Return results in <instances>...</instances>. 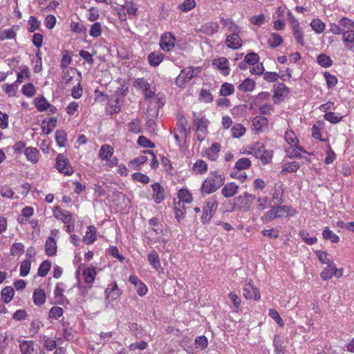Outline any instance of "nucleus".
I'll use <instances>...</instances> for the list:
<instances>
[{
  "label": "nucleus",
  "instance_id": "1",
  "mask_svg": "<svg viewBox=\"0 0 354 354\" xmlns=\"http://www.w3.org/2000/svg\"><path fill=\"white\" fill-rule=\"evenodd\" d=\"M225 180V176L221 171H211L201 185V194L204 196L215 192L224 185Z\"/></svg>",
  "mask_w": 354,
  "mask_h": 354
},
{
  "label": "nucleus",
  "instance_id": "2",
  "mask_svg": "<svg viewBox=\"0 0 354 354\" xmlns=\"http://www.w3.org/2000/svg\"><path fill=\"white\" fill-rule=\"evenodd\" d=\"M177 199L174 200V213L178 220L185 217L187 211L186 205H190L193 201L192 194L187 189L182 188L177 194Z\"/></svg>",
  "mask_w": 354,
  "mask_h": 354
},
{
  "label": "nucleus",
  "instance_id": "3",
  "mask_svg": "<svg viewBox=\"0 0 354 354\" xmlns=\"http://www.w3.org/2000/svg\"><path fill=\"white\" fill-rule=\"evenodd\" d=\"M343 30L342 41L345 47L348 50L354 48V21L348 17H342L339 20Z\"/></svg>",
  "mask_w": 354,
  "mask_h": 354
},
{
  "label": "nucleus",
  "instance_id": "4",
  "mask_svg": "<svg viewBox=\"0 0 354 354\" xmlns=\"http://www.w3.org/2000/svg\"><path fill=\"white\" fill-rule=\"evenodd\" d=\"M284 138L286 142L290 145L286 149V152L290 158H300L301 157V153L306 152V151L299 146V140L292 130L286 131Z\"/></svg>",
  "mask_w": 354,
  "mask_h": 354
},
{
  "label": "nucleus",
  "instance_id": "5",
  "mask_svg": "<svg viewBox=\"0 0 354 354\" xmlns=\"http://www.w3.org/2000/svg\"><path fill=\"white\" fill-rule=\"evenodd\" d=\"M202 71L201 67H186L183 68L176 78V85L179 88H185L194 77Z\"/></svg>",
  "mask_w": 354,
  "mask_h": 354
},
{
  "label": "nucleus",
  "instance_id": "6",
  "mask_svg": "<svg viewBox=\"0 0 354 354\" xmlns=\"http://www.w3.org/2000/svg\"><path fill=\"white\" fill-rule=\"evenodd\" d=\"M189 132V128L186 118L183 115H178L176 125L174 129V138L176 142L178 145L185 142Z\"/></svg>",
  "mask_w": 354,
  "mask_h": 354
},
{
  "label": "nucleus",
  "instance_id": "7",
  "mask_svg": "<svg viewBox=\"0 0 354 354\" xmlns=\"http://www.w3.org/2000/svg\"><path fill=\"white\" fill-rule=\"evenodd\" d=\"M296 210L286 205L272 206L267 212L266 218L267 220H274L276 218H287L289 216H294Z\"/></svg>",
  "mask_w": 354,
  "mask_h": 354
},
{
  "label": "nucleus",
  "instance_id": "8",
  "mask_svg": "<svg viewBox=\"0 0 354 354\" xmlns=\"http://www.w3.org/2000/svg\"><path fill=\"white\" fill-rule=\"evenodd\" d=\"M109 4L118 11V15L122 13L125 15L126 10L128 15H135L138 10L131 0H109Z\"/></svg>",
  "mask_w": 354,
  "mask_h": 354
},
{
  "label": "nucleus",
  "instance_id": "9",
  "mask_svg": "<svg viewBox=\"0 0 354 354\" xmlns=\"http://www.w3.org/2000/svg\"><path fill=\"white\" fill-rule=\"evenodd\" d=\"M56 168L60 173L66 176H71L74 172L73 167L63 153H59L56 156Z\"/></svg>",
  "mask_w": 354,
  "mask_h": 354
},
{
  "label": "nucleus",
  "instance_id": "10",
  "mask_svg": "<svg viewBox=\"0 0 354 354\" xmlns=\"http://www.w3.org/2000/svg\"><path fill=\"white\" fill-rule=\"evenodd\" d=\"M218 207V202L214 198H209L203 207V212L201 216L202 221H209L213 217Z\"/></svg>",
  "mask_w": 354,
  "mask_h": 354
},
{
  "label": "nucleus",
  "instance_id": "11",
  "mask_svg": "<svg viewBox=\"0 0 354 354\" xmlns=\"http://www.w3.org/2000/svg\"><path fill=\"white\" fill-rule=\"evenodd\" d=\"M212 67L218 71L222 75H230L231 69L229 60L225 57H219L212 60Z\"/></svg>",
  "mask_w": 354,
  "mask_h": 354
},
{
  "label": "nucleus",
  "instance_id": "12",
  "mask_svg": "<svg viewBox=\"0 0 354 354\" xmlns=\"http://www.w3.org/2000/svg\"><path fill=\"white\" fill-rule=\"evenodd\" d=\"M34 103L38 111L43 112L47 111L49 114H54L57 111V108L50 104L44 96L36 97L34 100Z\"/></svg>",
  "mask_w": 354,
  "mask_h": 354
},
{
  "label": "nucleus",
  "instance_id": "13",
  "mask_svg": "<svg viewBox=\"0 0 354 354\" xmlns=\"http://www.w3.org/2000/svg\"><path fill=\"white\" fill-rule=\"evenodd\" d=\"M284 194V185L281 182L274 183L273 187L270 190V200L274 204H281L283 201Z\"/></svg>",
  "mask_w": 354,
  "mask_h": 354
},
{
  "label": "nucleus",
  "instance_id": "14",
  "mask_svg": "<svg viewBox=\"0 0 354 354\" xmlns=\"http://www.w3.org/2000/svg\"><path fill=\"white\" fill-rule=\"evenodd\" d=\"M175 41V36L172 33L167 32L162 35L160 41V46L162 50L169 52L174 48Z\"/></svg>",
  "mask_w": 354,
  "mask_h": 354
},
{
  "label": "nucleus",
  "instance_id": "15",
  "mask_svg": "<svg viewBox=\"0 0 354 354\" xmlns=\"http://www.w3.org/2000/svg\"><path fill=\"white\" fill-rule=\"evenodd\" d=\"M239 33L240 32L231 33L226 37L225 45L228 48L236 50L242 46L243 41Z\"/></svg>",
  "mask_w": 354,
  "mask_h": 354
},
{
  "label": "nucleus",
  "instance_id": "16",
  "mask_svg": "<svg viewBox=\"0 0 354 354\" xmlns=\"http://www.w3.org/2000/svg\"><path fill=\"white\" fill-rule=\"evenodd\" d=\"M151 198L155 203L160 204L165 199V192L164 187L159 183H155L151 185Z\"/></svg>",
  "mask_w": 354,
  "mask_h": 354
},
{
  "label": "nucleus",
  "instance_id": "17",
  "mask_svg": "<svg viewBox=\"0 0 354 354\" xmlns=\"http://www.w3.org/2000/svg\"><path fill=\"white\" fill-rule=\"evenodd\" d=\"M122 102L119 97L116 95H113L108 99V102L106 106V112L109 114L118 113L121 111Z\"/></svg>",
  "mask_w": 354,
  "mask_h": 354
},
{
  "label": "nucleus",
  "instance_id": "18",
  "mask_svg": "<svg viewBox=\"0 0 354 354\" xmlns=\"http://www.w3.org/2000/svg\"><path fill=\"white\" fill-rule=\"evenodd\" d=\"M194 118L193 123H194V125L196 128V131L198 132H201L203 133V136H205L207 131V127L209 124L208 120L205 116L198 118V117L196 116L195 113L194 114ZM199 136H200L198 135V140H203L204 138V136H203L201 138H200Z\"/></svg>",
  "mask_w": 354,
  "mask_h": 354
},
{
  "label": "nucleus",
  "instance_id": "19",
  "mask_svg": "<svg viewBox=\"0 0 354 354\" xmlns=\"http://www.w3.org/2000/svg\"><path fill=\"white\" fill-rule=\"evenodd\" d=\"M243 296L247 299H253L254 300H259L261 297L259 290L251 283H245L243 288Z\"/></svg>",
  "mask_w": 354,
  "mask_h": 354
},
{
  "label": "nucleus",
  "instance_id": "20",
  "mask_svg": "<svg viewBox=\"0 0 354 354\" xmlns=\"http://www.w3.org/2000/svg\"><path fill=\"white\" fill-rule=\"evenodd\" d=\"M221 148L220 144L214 142L205 150L203 156L211 161H216L218 158V153L221 151Z\"/></svg>",
  "mask_w": 354,
  "mask_h": 354
},
{
  "label": "nucleus",
  "instance_id": "21",
  "mask_svg": "<svg viewBox=\"0 0 354 354\" xmlns=\"http://www.w3.org/2000/svg\"><path fill=\"white\" fill-rule=\"evenodd\" d=\"M252 125L255 131L263 132L268 128V120L264 116L257 115L253 118Z\"/></svg>",
  "mask_w": 354,
  "mask_h": 354
},
{
  "label": "nucleus",
  "instance_id": "22",
  "mask_svg": "<svg viewBox=\"0 0 354 354\" xmlns=\"http://www.w3.org/2000/svg\"><path fill=\"white\" fill-rule=\"evenodd\" d=\"M19 30L18 25H13L8 29H0V41L7 39H15L17 37V32Z\"/></svg>",
  "mask_w": 354,
  "mask_h": 354
},
{
  "label": "nucleus",
  "instance_id": "23",
  "mask_svg": "<svg viewBox=\"0 0 354 354\" xmlns=\"http://www.w3.org/2000/svg\"><path fill=\"white\" fill-rule=\"evenodd\" d=\"M218 30L219 25L217 22L209 21L203 24L199 30L207 35H212L218 32Z\"/></svg>",
  "mask_w": 354,
  "mask_h": 354
},
{
  "label": "nucleus",
  "instance_id": "24",
  "mask_svg": "<svg viewBox=\"0 0 354 354\" xmlns=\"http://www.w3.org/2000/svg\"><path fill=\"white\" fill-rule=\"evenodd\" d=\"M208 170V165L207 162L203 160L198 159L194 164L192 167V171L196 175H203Z\"/></svg>",
  "mask_w": 354,
  "mask_h": 354
},
{
  "label": "nucleus",
  "instance_id": "25",
  "mask_svg": "<svg viewBox=\"0 0 354 354\" xmlns=\"http://www.w3.org/2000/svg\"><path fill=\"white\" fill-rule=\"evenodd\" d=\"M114 153L113 148L107 144L102 145L100 149L98 156L102 160L109 161Z\"/></svg>",
  "mask_w": 354,
  "mask_h": 354
},
{
  "label": "nucleus",
  "instance_id": "26",
  "mask_svg": "<svg viewBox=\"0 0 354 354\" xmlns=\"http://www.w3.org/2000/svg\"><path fill=\"white\" fill-rule=\"evenodd\" d=\"M239 190V186L234 183H227L221 189V194L225 198L233 197Z\"/></svg>",
  "mask_w": 354,
  "mask_h": 354
},
{
  "label": "nucleus",
  "instance_id": "27",
  "mask_svg": "<svg viewBox=\"0 0 354 354\" xmlns=\"http://www.w3.org/2000/svg\"><path fill=\"white\" fill-rule=\"evenodd\" d=\"M24 154L28 161L37 163L39 159V151L36 147H29L24 150Z\"/></svg>",
  "mask_w": 354,
  "mask_h": 354
},
{
  "label": "nucleus",
  "instance_id": "28",
  "mask_svg": "<svg viewBox=\"0 0 354 354\" xmlns=\"http://www.w3.org/2000/svg\"><path fill=\"white\" fill-rule=\"evenodd\" d=\"M57 120L55 117L44 120L41 126L42 132L46 135L50 134L57 126Z\"/></svg>",
  "mask_w": 354,
  "mask_h": 354
},
{
  "label": "nucleus",
  "instance_id": "29",
  "mask_svg": "<svg viewBox=\"0 0 354 354\" xmlns=\"http://www.w3.org/2000/svg\"><path fill=\"white\" fill-rule=\"evenodd\" d=\"M220 22L223 28H226L232 33L241 32L240 27L230 18L221 17Z\"/></svg>",
  "mask_w": 354,
  "mask_h": 354
},
{
  "label": "nucleus",
  "instance_id": "30",
  "mask_svg": "<svg viewBox=\"0 0 354 354\" xmlns=\"http://www.w3.org/2000/svg\"><path fill=\"white\" fill-rule=\"evenodd\" d=\"M283 42L282 37L277 32H272L268 39V45L270 48H275L281 46Z\"/></svg>",
  "mask_w": 354,
  "mask_h": 354
},
{
  "label": "nucleus",
  "instance_id": "31",
  "mask_svg": "<svg viewBox=\"0 0 354 354\" xmlns=\"http://www.w3.org/2000/svg\"><path fill=\"white\" fill-rule=\"evenodd\" d=\"M54 215L57 219L62 221H71L73 219V215L68 211L58 207L55 209Z\"/></svg>",
  "mask_w": 354,
  "mask_h": 354
},
{
  "label": "nucleus",
  "instance_id": "32",
  "mask_svg": "<svg viewBox=\"0 0 354 354\" xmlns=\"http://www.w3.org/2000/svg\"><path fill=\"white\" fill-rule=\"evenodd\" d=\"M147 259L151 266L156 270L162 269L159 256L155 250H151L148 255Z\"/></svg>",
  "mask_w": 354,
  "mask_h": 354
},
{
  "label": "nucleus",
  "instance_id": "33",
  "mask_svg": "<svg viewBox=\"0 0 354 354\" xmlns=\"http://www.w3.org/2000/svg\"><path fill=\"white\" fill-rule=\"evenodd\" d=\"M46 293L43 289H36L32 295L33 302L37 306H41L46 301Z\"/></svg>",
  "mask_w": 354,
  "mask_h": 354
},
{
  "label": "nucleus",
  "instance_id": "34",
  "mask_svg": "<svg viewBox=\"0 0 354 354\" xmlns=\"http://www.w3.org/2000/svg\"><path fill=\"white\" fill-rule=\"evenodd\" d=\"M55 139L59 147H64L67 144V133L64 130H57L55 134Z\"/></svg>",
  "mask_w": 354,
  "mask_h": 354
},
{
  "label": "nucleus",
  "instance_id": "35",
  "mask_svg": "<svg viewBox=\"0 0 354 354\" xmlns=\"http://www.w3.org/2000/svg\"><path fill=\"white\" fill-rule=\"evenodd\" d=\"M149 64L153 67L158 66L163 60V55L160 52H152L148 55Z\"/></svg>",
  "mask_w": 354,
  "mask_h": 354
},
{
  "label": "nucleus",
  "instance_id": "36",
  "mask_svg": "<svg viewBox=\"0 0 354 354\" xmlns=\"http://www.w3.org/2000/svg\"><path fill=\"white\" fill-rule=\"evenodd\" d=\"M21 354H34V342L32 341L23 340L19 344Z\"/></svg>",
  "mask_w": 354,
  "mask_h": 354
},
{
  "label": "nucleus",
  "instance_id": "37",
  "mask_svg": "<svg viewBox=\"0 0 354 354\" xmlns=\"http://www.w3.org/2000/svg\"><path fill=\"white\" fill-rule=\"evenodd\" d=\"M96 239V230L93 226H88L87 227V232L83 237L84 242L87 244L93 243Z\"/></svg>",
  "mask_w": 354,
  "mask_h": 354
},
{
  "label": "nucleus",
  "instance_id": "38",
  "mask_svg": "<svg viewBox=\"0 0 354 354\" xmlns=\"http://www.w3.org/2000/svg\"><path fill=\"white\" fill-rule=\"evenodd\" d=\"M46 252L49 256H54L57 252V244L53 237H48L45 244Z\"/></svg>",
  "mask_w": 354,
  "mask_h": 354
},
{
  "label": "nucleus",
  "instance_id": "39",
  "mask_svg": "<svg viewBox=\"0 0 354 354\" xmlns=\"http://www.w3.org/2000/svg\"><path fill=\"white\" fill-rule=\"evenodd\" d=\"M312 30L317 34L322 33L326 28V24L319 19H313L310 23Z\"/></svg>",
  "mask_w": 354,
  "mask_h": 354
},
{
  "label": "nucleus",
  "instance_id": "40",
  "mask_svg": "<svg viewBox=\"0 0 354 354\" xmlns=\"http://www.w3.org/2000/svg\"><path fill=\"white\" fill-rule=\"evenodd\" d=\"M317 62L323 68H329L333 64L332 59L324 53L320 54L317 57Z\"/></svg>",
  "mask_w": 354,
  "mask_h": 354
},
{
  "label": "nucleus",
  "instance_id": "41",
  "mask_svg": "<svg viewBox=\"0 0 354 354\" xmlns=\"http://www.w3.org/2000/svg\"><path fill=\"white\" fill-rule=\"evenodd\" d=\"M245 127L240 123L235 124L231 128L232 136L234 138H239L242 137L245 133Z\"/></svg>",
  "mask_w": 354,
  "mask_h": 354
},
{
  "label": "nucleus",
  "instance_id": "42",
  "mask_svg": "<svg viewBox=\"0 0 354 354\" xmlns=\"http://www.w3.org/2000/svg\"><path fill=\"white\" fill-rule=\"evenodd\" d=\"M324 118L331 124H337L342 121L343 116H342L339 113L328 111L324 114Z\"/></svg>",
  "mask_w": 354,
  "mask_h": 354
},
{
  "label": "nucleus",
  "instance_id": "43",
  "mask_svg": "<svg viewBox=\"0 0 354 354\" xmlns=\"http://www.w3.org/2000/svg\"><path fill=\"white\" fill-rule=\"evenodd\" d=\"M129 131L133 133H139L141 132V121L138 118L132 120L128 124Z\"/></svg>",
  "mask_w": 354,
  "mask_h": 354
},
{
  "label": "nucleus",
  "instance_id": "44",
  "mask_svg": "<svg viewBox=\"0 0 354 354\" xmlns=\"http://www.w3.org/2000/svg\"><path fill=\"white\" fill-rule=\"evenodd\" d=\"M41 21L35 16H30L28 21V30L34 32L39 29Z\"/></svg>",
  "mask_w": 354,
  "mask_h": 354
},
{
  "label": "nucleus",
  "instance_id": "45",
  "mask_svg": "<svg viewBox=\"0 0 354 354\" xmlns=\"http://www.w3.org/2000/svg\"><path fill=\"white\" fill-rule=\"evenodd\" d=\"M273 157V151L271 149H265L263 148L261 153L259 157V159L261 160V162L263 165H266L270 163L272 161Z\"/></svg>",
  "mask_w": 354,
  "mask_h": 354
},
{
  "label": "nucleus",
  "instance_id": "46",
  "mask_svg": "<svg viewBox=\"0 0 354 354\" xmlns=\"http://www.w3.org/2000/svg\"><path fill=\"white\" fill-rule=\"evenodd\" d=\"M299 167L300 165L297 162H287L283 166L281 174H286L295 172L299 169Z\"/></svg>",
  "mask_w": 354,
  "mask_h": 354
},
{
  "label": "nucleus",
  "instance_id": "47",
  "mask_svg": "<svg viewBox=\"0 0 354 354\" xmlns=\"http://www.w3.org/2000/svg\"><path fill=\"white\" fill-rule=\"evenodd\" d=\"M1 299L5 303H9L14 297V290L11 286H7L2 289Z\"/></svg>",
  "mask_w": 354,
  "mask_h": 354
},
{
  "label": "nucleus",
  "instance_id": "48",
  "mask_svg": "<svg viewBox=\"0 0 354 354\" xmlns=\"http://www.w3.org/2000/svg\"><path fill=\"white\" fill-rule=\"evenodd\" d=\"M252 162L248 158H241L239 159L234 165V169L238 170H245L249 169Z\"/></svg>",
  "mask_w": 354,
  "mask_h": 354
},
{
  "label": "nucleus",
  "instance_id": "49",
  "mask_svg": "<svg viewBox=\"0 0 354 354\" xmlns=\"http://www.w3.org/2000/svg\"><path fill=\"white\" fill-rule=\"evenodd\" d=\"M195 0H185L182 3L178 5V9L183 12H187L196 7Z\"/></svg>",
  "mask_w": 354,
  "mask_h": 354
},
{
  "label": "nucleus",
  "instance_id": "50",
  "mask_svg": "<svg viewBox=\"0 0 354 354\" xmlns=\"http://www.w3.org/2000/svg\"><path fill=\"white\" fill-rule=\"evenodd\" d=\"M234 92V86L232 84L225 82L223 83L219 91V95L221 96H227L233 94Z\"/></svg>",
  "mask_w": 354,
  "mask_h": 354
},
{
  "label": "nucleus",
  "instance_id": "51",
  "mask_svg": "<svg viewBox=\"0 0 354 354\" xmlns=\"http://www.w3.org/2000/svg\"><path fill=\"white\" fill-rule=\"evenodd\" d=\"M255 85L254 80L248 78L239 86V89L244 92L252 91L254 89Z\"/></svg>",
  "mask_w": 354,
  "mask_h": 354
},
{
  "label": "nucleus",
  "instance_id": "52",
  "mask_svg": "<svg viewBox=\"0 0 354 354\" xmlns=\"http://www.w3.org/2000/svg\"><path fill=\"white\" fill-rule=\"evenodd\" d=\"M324 76L328 89L335 87L337 84L338 79L335 75L330 74L329 72H325Z\"/></svg>",
  "mask_w": 354,
  "mask_h": 354
},
{
  "label": "nucleus",
  "instance_id": "53",
  "mask_svg": "<svg viewBox=\"0 0 354 354\" xmlns=\"http://www.w3.org/2000/svg\"><path fill=\"white\" fill-rule=\"evenodd\" d=\"M51 268V263L48 260L44 261L39 266L38 269V275L44 277L47 275Z\"/></svg>",
  "mask_w": 354,
  "mask_h": 354
},
{
  "label": "nucleus",
  "instance_id": "54",
  "mask_svg": "<svg viewBox=\"0 0 354 354\" xmlns=\"http://www.w3.org/2000/svg\"><path fill=\"white\" fill-rule=\"evenodd\" d=\"M296 41L301 46L305 45L304 33L301 27L292 31Z\"/></svg>",
  "mask_w": 354,
  "mask_h": 354
},
{
  "label": "nucleus",
  "instance_id": "55",
  "mask_svg": "<svg viewBox=\"0 0 354 354\" xmlns=\"http://www.w3.org/2000/svg\"><path fill=\"white\" fill-rule=\"evenodd\" d=\"M96 271L94 268H88L83 271L84 281L88 283H92L94 281Z\"/></svg>",
  "mask_w": 354,
  "mask_h": 354
},
{
  "label": "nucleus",
  "instance_id": "56",
  "mask_svg": "<svg viewBox=\"0 0 354 354\" xmlns=\"http://www.w3.org/2000/svg\"><path fill=\"white\" fill-rule=\"evenodd\" d=\"M323 238L326 240H330L333 243H338L339 241V236L330 230L328 227H326L322 232Z\"/></svg>",
  "mask_w": 354,
  "mask_h": 354
},
{
  "label": "nucleus",
  "instance_id": "57",
  "mask_svg": "<svg viewBox=\"0 0 354 354\" xmlns=\"http://www.w3.org/2000/svg\"><path fill=\"white\" fill-rule=\"evenodd\" d=\"M249 21L252 25L257 26H261L263 24H265L266 19L265 15L263 13H261L257 15L252 16L250 18Z\"/></svg>",
  "mask_w": 354,
  "mask_h": 354
},
{
  "label": "nucleus",
  "instance_id": "58",
  "mask_svg": "<svg viewBox=\"0 0 354 354\" xmlns=\"http://www.w3.org/2000/svg\"><path fill=\"white\" fill-rule=\"evenodd\" d=\"M288 21L290 28L292 30L297 29L301 27L300 23L297 19L295 18L291 11H288L287 13Z\"/></svg>",
  "mask_w": 354,
  "mask_h": 354
},
{
  "label": "nucleus",
  "instance_id": "59",
  "mask_svg": "<svg viewBox=\"0 0 354 354\" xmlns=\"http://www.w3.org/2000/svg\"><path fill=\"white\" fill-rule=\"evenodd\" d=\"M102 25L100 22H95L91 25L89 35L93 37H98L102 34Z\"/></svg>",
  "mask_w": 354,
  "mask_h": 354
},
{
  "label": "nucleus",
  "instance_id": "60",
  "mask_svg": "<svg viewBox=\"0 0 354 354\" xmlns=\"http://www.w3.org/2000/svg\"><path fill=\"white\" fill-rule=\"evenodd\" d=\"M21 92L25 96L32 97L35 93V88L32 83H28L22 86Z\"/></svg>",
  "mask_w": 354,
  "mask_h": 354
},
{
  "label": "nucleus",
  "instance_id": "61",
  "mask_svg": "<svg viewBox=\"0 0 354 354\" xmlns=\"http://www.w3.org/2000/svg\"><path fill=\"white\" fill-rule=\"evenodd\" d=\"M257 203L258 209H265L268 208L272 202L268 196H263L258 198Z\"/></svg>",
  "mask_w": 354,
  "mask_h": 354
},
{
  "label": "nucleus",
  "instance_id": "62",
  "mask_svg": "<svg viewBox=\"0 0 354 354\" xmlns=\"http://www.w3.org/2000/svg\"><path fill=\"white\" fill-rule=\"evenodd\" d=\"M129 327L130 330L138 338H141L145 335L144 330L136 323L130 324Z\"/></svg>",
  "mask_w": 354,
  "mask_h": 354
},
{
  "label": "nucleus",
  "instance_id": "63",
  "mask_svg": "<svg viewBox=\"0 0 354 354\" xmlns=\"http://www.w3.org/2000/svg\"><path fill=\"white\" fill-rule=\"evenodd\" d=\"M315 254L322 263L330 265L333 261L328 258V254L326 251L317 250Z\"/></svg>",
  "mask_w": 354,
  "mask_h": 354
},
{
  "label": "nucleus",
  "instance_id": "64",
  "mask_svg": "<svg viewBox=\"0 0 354 354\" xmlns=\"http://www.w3.org/2000/svg\"><path fill=\"white\" fill-rule=\"evenodd\" d=\"M57 23V19L53 15H48L44 19V24L49 30L54 28Z\"/></svg>",
  "mask_w": 354,
  "mask_h": 354
}]
</instances>
